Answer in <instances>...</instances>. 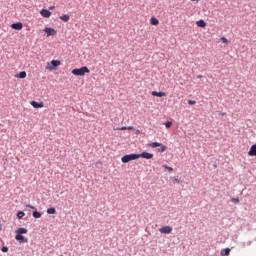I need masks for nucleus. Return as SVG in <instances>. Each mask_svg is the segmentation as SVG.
<instances>
[{
  "label": "nucleus",
  "mask_w": 256,
  "mask_h": 256,
  "mask_svg": "<svg viewBox=\"0 0 256 256\" xmlns=\"http://www.w3.org/2000/svg\"><path fill=\"white\" fill-rule=\"evenodd\" d=\"M16 236L15 239L16 241H19L20 243H27L29 240L23 236V235H27L28 230L26 228H18L16 231Z\"/></svg>",
  "instance_id": "nucleus-1"
},
{
  "label": "nucleus",
  "mask_w": 256,
  "mask_h": 256,
  "mask_svg": "<svg viewBox=\"0 0 256 256\" xmlns=\"http://www.w3.org/2000/svg\"><path fill=\"white\" fill-rule=\"evenodd\" d=\"M196 25L197 27H202V28L207 27V23H205V20H198L196 22Z\"/></svg>",
  "instance_id": "nucleus-13"
},
{
  "label": "nucleus",
  "mask_w": 256,
  "mask_h": 256,
  "mask_svg": "<svg viewBox=\"0 0 256 256\" xmlns=\"http://www.w3.org/2000/svg\"><path fill=\"white\" fill-rule=\"evenodd\" d=\"M50 9H55V6L50 7Z\"/></svg>",
  "instance_id": "nucleus-34"
},
{
  "label": "nucleus",
  "mask_w": 256,
  "mask_h": 256,
  "mask_svg": "<svg viewBox=\"0 0 256 256\" xmlns=\"http://www.w3.org/2000/svg\"><path fill=\"white\" fill-rule=\"evenodd\" d=\"M172 181H173V183H180V181L176 177H173Z\"/></svg>",
  "instance_id": "nucleus-29"
},
{
  "label": "nucleus",
  "mask_w": 256,
  "mask_h": 256,
  "mask_svg": "<svg viewBox=\"0 0 256 256\" xmlns=\"http://www.w3.org/2000/svg\"><path fill=\"white\" fill-rule=\"evenodd\" d=\"M160 233L164 234V235H169V233H171V231H173V228L171 226H164L162 228L159 229Z\"/></svg>",
  "instance_id": "nucleus-6"
},
{
  "label": "nucleus",
  "mask_w": 256,
  "mask_h": 256,
  "mask_svg": "<svg viewBox=\"0 0 256 256\" xmlns=\"http://www.w3.org/2000/svg\"><path fill=\"white\" fill-rule=\"evenodd\" d=\"M198 79H203V75H198Z\"/></svg>",
  "instance_id": "nucleus-33"
},
{
  "label": "nucleus",
  "mask_w": 256,
  "mask_h": 256,
  "mask_svg": "<svg viewBox=\"0 0 256 256\" xmlns=\"http://www.w3.org/2000/svg\"><path fill=\"white\" fill-rule=\"evenodd\" d=\"M136 133H140V131H139V130H137V131H136Z\"/></svg>",
  "instance_id": "nucleus-35"
},
{
  "label": "nucleus",
  "mask_w": 256,
  "mask_h": 256,
  "mask_svg": "<svg viewBox=\"0 0 256 256\" xmlns=\"http://www.w3.org/2000/svg\"><path fill=\"white\" fill-rule=\"evenodd\" d=\"M159 147H160L159 149L160 153H165V151H167V146L161 144Z\"/></svg>",
  "instance_id": "nucleus-21"
},
{
  "label": "nucleus",
  "mask_w": 256,
  "mask_h": 256,
  "mask_svg": "<svg viewBox=\"0 0 256 256\" xmlns=\"http://www.w3.org/2000/svg\"><path fill=\"white\" fill-rule=\"evenodd\" d=\"M150 23H151V25H159V20L155 17H152L150 19Z\"/></svg>",
  "instance_id": "nucleus-19"
},
{
  "label": "nucleus",
  "mask_w": 256,
  "mask_h": 256,
  "mask_svg": "<svg viewBox=\"0 0 256 256\" xmlns=\"http://www.w3.org/2000/svg\"><path fill=\"white\" fill-rule=\"evenodd\" d=\"M59 65H61V61L52 60L50 64H47L46 69H48V71H54L55 67H59Z\"/></svg>",
  "instance_id": "nucleus-4"
},
{
  "label": "nucleus",
  "mask_w": 256,
  "mask_h": 256,
  "mask_svg": "<svg viewBox=\"0 0 256 256\" xmlns=\"http://www.w3.org/2000/svg\"><path fill=\"white\" fill-rule=\"evenodd\" d=\"M7 251H9V248H8L7 246H4V247L2 248V252H3V253H7Z\"/></svg>",
  "instance_id": "nucleus-26"
},
{
  "label": "nucleus",
  "mask_w": 256,
  "mask_h": 256,
  "mask_svg": "<svg viewBox=\"0 0 256 256\" xmlns=\"http://www.w3.org/2000/svg\"><path fill=\"white\" fill-rule=\"evenodd\" d=\"M85 73H91L87 66L76 68L72 70V75H76L77 77H83Z\"/></svg>",
  "instance_id": "nucleus-2"
},
{
  "label": "nucleus",
  "mask_w": 256,
  "mask_h": 256,
  "mask_svg": "<svg viewBox=\"0 0 256 256\" xmlns=\"http://www.w3.org/2000/svg\"><path fill=\"white\" fill-rule=\"evenodd\" d=\"M17 217H18V219H23V218L25 217V212L19 211V212L17 213Z\"/></svg>",
  "instance_id": "nucleus-22"
},
{
  "label": "nucleus",
  "mask_w": 256,
  "mask_h": 256,
  "mask_svg": "<svg viewBox=\"0 0 256 256\" xmlns=\"http://www.w3.org/2000/svg\"><path fill=\"white\" fill-rule=\"evenodd\" d=\"M172 125H173V123H172L171 121H167V122L165 123L166 129L171 128Z\"/></svg>",
  "instance_id": "nucleus-23"
},
{
  "label": "nucleus",
  "mask_w": 256,
  "mask_h": 256,
  "mask_svg": "<svg viewBox=\"0 0 256 256\" xmlns=\"http://www.w3.org/2000/svg\"><path fill=\"white\" fill-rule=\"evenodd\" d=\"M47 213L48 215H55V213H57V210L55 208H48L47 209Z\"/></svg>",
  "instance_id": "nucleus-17"
},
{
  "label": "nucleus",
  "mask_w": 256,
  "mask_h": 256,
  "mask_svg": "<svg viewBox=\"0 0 256 256\" xmlns=\"http://www.w3.org/2000/svg\"><path fill=\"white\" fill-rule=\"evenodd\" d=\"M116 131H127V127L123 126L121 128H117Z\"/></svg>",
  "instance_id": "nucleus-25"
},
{
  "label": "nucleus",
  "mask_w": 256,
  "mask_h": 256,
  "mask_svg": "<svg viewBox=\"0 0 256 256\" xmlns=\"http://www.w3.org/2000/svg\"><path fill=\"white\" fill-rule=\"evenodd\" d=\"M17 79H25L27 77V72L22 71L19 74L16 75Z\"/></svg>",
  "instance_id": "nucleus-15"
},
{
  "label": "nucleus",
  "mask_w": 256,
  "mask_h": 256,
  "mask_svg": "<svg viewBox=\"0 0 256 256\" xmlns=\"http://www.w3.org/2000/svg\"><path fill=\"white\" fill-rule=\"evenodd\" d=\"M44 32L47 34V37H55L57 35V30L53 28H45Z\"/></svg>",
  "instance_id": "nucleus-5"
},
{
  "label": "nucleus",
  "mask_w": 256,
  "mask_h": 256,
  "mask_svg": "<svg viewBox=\"0 0 256 256\" xmlns=\"http://www.w3.org/2000/svg\"><path fill=\"white\" fill-rule=\"evenodd\" d=\"M164 168L167 169V170L170 171V172L173 171V168H171V167H169V166H167V165H164Z\"/></svg>",
  "instance_id": "nucleus-28"
},
{
  "label": "nucleus",
  "mask_w": 256,
  "mask_h": 256,
  "mask_svg": "<svg viewBox=\"0 0 256 256\" xmlns=\"http://www.w3.org/2000/svg\"><path fill=\"white\" fill-rule=\"evenodd\" d=\"M232 203H239V198H233Z\"/></svg>",
  "instance_id": "nucleus-30"
},
{
  "label": "nucleus",
  "mask_w": 256,
  "mask_h": 256,
  "mask_svg": "<svg viewBox=\"0 0 256 256\" xmlns=\"http://www.w3.org/2000/svg\"><path fill=\"white\" fill-rule=\"evenodd\" d=\"M139 159L138 154H128L121 158L122 163H129V161H135Z\"/></svg>",
  "instance_id": "nucleus-3"
},
{
  "label": "nucleus",
  "mask_w": 256,
  "mask_h": 256,
  "mask_svg": "<svg viewBox=\"0 0 256 256\" xmlns=\"http://www.w3.org/2000/svg\"><path fill=\"white\" fill-rule=\"evenodd\" d=\"M231 253V249L230 248H225L221 251V255L222 256H229Z\"/></svg>",
  "instance_id": "nucleus-14"
},
{
  "label": "nucleus",
  "mask_w": 256,
  "mask_h": 256,
  "mask_svg": "<svg viewBox=\"0 0 256 256\" xmlns=\"http://www.w3.org/2000/svg\"><path fill=\"white\" fill-rule=\"evenodd\" d=\"M61 21H64V23H67V21H69V19H71V17H69V15L67 14H63L62 16H60Z\"/></svg>",
  "instance_id": "nucleus-16"
},
{
  "label": "nucleus",
  "mask_w": 256,
  "mask_h": 256,
  "mask_svg": "<svg viewBox=\"0 0 256 256\" xmlns=\"http://www.w3.org/2000/svg\"><path fill=\"white\" fill-rule=\"evenodd\" d=\"M149 147H152V149H155L156 147H161V143L152 142L151 144H149Z\"/></svg>",
  "instance_id": "nucleus-20"
},
{
  "label": "nucleus",
  "mask_w": 256,
  "mask_h": 256,
  "mask_svg": "<svg viewBox=\"0 0 256 256\" xmlns=\"http://www.w3.org/2000/svg\"><path fill=\"white\" fill-rule=\"evenodd\" d=\"M40 15L42 17H45L46 19H49V17H51V11L47 10V9H42L40 11Z\"/></svg>",
  "instance_id": "nucleus-9"
},
{
  "label": "nucleus",
  "mask_w": 256,
  "mask_h": 256,
  "mask_svg": "<svg viewBox=\"0 0 256 256\" xmlns=\"http://www.w3.org/2000/svg\"><path fill=\"white\" fill-rule=\"evenodd\" d=\"M126 129L128 130V131H133V129H135L133 126H128V127H126Z\"/></svg>",
  "instance_id": "nucleus-31"
},
{
  "label": "nucleus",
  "mask_w": 256,
  "mask_h": 256,
  "mask_svg": "<svg viewBox=\"0 0 256 256\" xmlns=\"http://www.w3.org/2000/svg\"><path fill=\"white\" fill-rule=\"evenodd\" d=\"M12 29H15L16 31H21L23 29V23L18 22L11 25Z\"/></svg>",
  "instance_id": "nucleus-10"
},
{
  "label": "nucleus",
  "mask_w": 256,
  "mask_h": 256,
  "mask_svg": "<svg viewBox=\"0 0 256 256\" xmlns=\"http://www.w3.org/2000/svg\"><path fill=\"white\" fill-rule=\"evenodd\" d=\"M195 103H197L195 100H189V101H188V104H189V105H195Z\"/></svg>",
  "instance_id": "nucleus-27"
},
{
  "label": "nucleus",
  "mask_w": 256,
  "mask_h": 256,
  "mask_svg": "<svg viewBox=\"0 0 256 256\" xmlns=\"http://www.w3.org/2000/svg\"><path fill=\"white\" fill-rule=\"evenodd\" d=\"M32 215H33L34 219H41V212H39V211H34L32 213Z\"/></svg>",
  "instance_id": "nucleus-18"
},
{
  "label": "nucleus",
  "mask_w": 256,
  "mask_h": 256,
  "mask_svg": "<svg viewBox=\"0 0 256 256\" xmlns=\"http://www.w3.org/2000/svg\"><path fill=\"white\" fill-rule=\"evenodd\" d=\"M191 1H200V0H191Z\"/></svg>",
  "instance_id": "nucleus-36"
},
{
  "label": "nucleus",
  "mask_w": 256,
  "mask_h": 256,
  "mask_svg": "<svg viewBox=\"0 0 256 256\" xmlns=\"http://www.w3.org/2000/svg\"><path fill=\"white\" fill-rule=\"evenodd\" d=\"M138 155V159H151L153 157V154L149 153V152H142L141 154H137Z\"/></svg>",
  "instance_id": "nucleus-8"
},
{
  "label": "nucleus",
  "mask_w": 256,
  "mask_h": 256,
  "mask_svg": "<svg viewBox=\"0 0 256 256\" xmlns=\"http://www.w3.org/2000/svg\"><path fill=\"white\" fill-rule=\"evenodd\" d=\"M220 40L222 41V43H229V40H227V38L225 37L220 38Z\"/></svg>",
  "instance_id": "nucleus-24"
},
{
  "label": "nucleus",
  "mask_w": 256,
  "mask_h": 256,
  "mask_svg": "<svg viewBox=\"0 0 256 256\" xmlns=\"http://www.w3.org/2000/svg\"><path fill=\"white\" fill-rule=\"evenodd\" d=\"M151 95H153V97H167V93L165 92L152 91Z\"/></svg>",
  "instance_id": "nucleus-11"
},
{
  "label": "nucleus",
  "mask_w": 256,
  "mask_h": 256,
  "mask_svg": "<svg viewBox=\"0 0 256 256\" xmlns=\"http://www.w3.org/2000/svg\"><path fill=\"white\" fill-rule=\"evenodd\" d=\"M30 105L34 107V109H42V107H45V104L43 102H37V101H31Z\"/></svg>",
  "instance_id": "nucleus-7"
},
{
  "label": "nucleus",
  "mask_w": 256,
  "mask_h": 256,
  "mask_svg": "<svg viewBox=\"0 0 256 256\" xmlns=\"http://www.w3.org/2000/svg\"><path fill=\"white\" fill-rule=\"evenodd\" d=\"M248 155L250 157H256V144L252 145L249 152H248Z\"/></svg>",
  "instance_id": "nucleus-12"
},
{
  "label": "nucleus",
  "mask_w": 256,
  "mask_h": 256,
  "mask_svg": "<svg viewBox=\"0 0 256 256\" xmlns=\"http://www.w3.org/2000/svg\"><path fill=\"white\" fill-rule=\"evenodd\" d=\"M26 207H28L29 209H35V206L30 205V204L26 205Z\"/></svg>",
  "instance_id": "nucleus-32"
}]
</instances>
